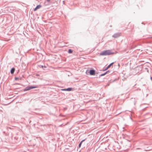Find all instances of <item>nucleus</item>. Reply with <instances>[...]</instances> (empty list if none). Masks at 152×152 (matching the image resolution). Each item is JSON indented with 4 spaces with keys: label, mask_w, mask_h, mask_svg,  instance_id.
<instances>
[{
    "label": "nucleus",
    "mask_w": 152,
    "mask_h": 152,
    "mask_svg": "<svg viewBox=\"0 0 152 152\" xmlns=\"http://www.w3.org/2000/svg\"><path fill=\"white\" fill-rule=\"evenodd\" d=\"M31 121H29V123H30H30H31Z\"/></svg>",
    "instance_id": "5701e85b"
},
{
    "label": "nucleus",
    "mask_w": 152,
    "mask_h": 152,
    "mask_svg": "<svg viewBox=\"0 0 152 152\" xmlns=\"http://www.w3.org/2000/svg\"><path fill=\"white\" fill-rule=\"evenodd\" d=\"M38 87L37 86H28L26 87L23 90V91H27L33 88H37Z\"/></svg>",
    "instance_id": "7ed1b4c3"
},
{
    "label": "nucleus",
    "mask_w": 152,
    "mask_h": 152,
    "mask_svg": "<svg viewBox=\"0 0 152 152\" xmlns=\"http://www.w3.org/2000/svg\"><path fill=\"white\" fill-rule=\"evenodd\" d=\"M86 73V75H95L98 74V72L93 69H91L89 70H87Z\"/></svg>",
    "instance_id": "f03ea898"
},
{
    "label": "nucleus",
    "mask_w": 152,
    "mask_h": 152,
    "mask_svg": "<svg viewBox=\"0 0 152 152\" xmlns=\"http://www.w3.org/2000/svg\"><path fill=\"white\" fill-rule=\"evenodd\" d=\"M37 9L35 7V8H34V11H36L37 10Z\"/></svg>",
    "instance_id": "dca6fc26"
},
{
    "label": "nucleus",
    "mask_w": 152,
    "mask_h": 152,
    "mask_svg": "<svg viewBox=\"0 0 152 152\" xmlns=\"http://www.w3.org/2000/svg\"><path fill=\"white\" fill-rule=\"evenodd\" d=\"M15 84H19V83H16Z\"/></svg>",
    "instance_id": "b1692460"
},
{
    "label": "nucleus",
    "mask_w": 152,
    "mask_h": 152,
    "mask_svg": "<svg viewBox=\"0 0 152 152\" xmlns=\"http://www.w3.org/2000/svg\"><path fill=\"white\" fill-rule=\"evenodd\" d=\"M114 62H112L106 68L103 70V71L107 70L108 68H110L111 66H113V64H114Z\"/></svg>",
    "instance_id": "423d86ee"
},
{
    "label": "nucleus",
    "mask_w": 152,
    "mask_h": 152,
    "mask_svg": "<svg viewBox=\"0 0 152 152\" xmlns=\"http://www.w3.org/2000/svg\"><path fill=\"white\" fill-rule=\"evenodd\" d=\"M110 72V70H108L106 72V73L107 74H109Z\"/></svg>",
    "instance_id": "2eb2a0df"
},
{
    "label": "nucleus",
    "mask_w": 152,
    "mask_h": 152,
    "mask_svg": "<svg viewBox=\"0 0 152 152\" xmlns=\"http://www.w3.org/2000/svg\"><path fill=\"white\" fill-rule=\"evenodd\" d=\"M145 85V84H144L143 85V86H144Z\"/></svg>",
    "instance_id": "a878e982"
},
{
    "label": "nucleus",
    "mask_w": 152,
    "mask_h": 152,
    "mask_svg": "<svg viewBox=\"0 0 152 152\" xmlns=\"http://www.w3.org/2000/svg\"><path fill=\"white\" fill-rule=\"evenodd\" d=\"M19 79V77H15V80H18Z\"/></svg>",
    "instance_id": "4468645a"
},
{
    "label": "nucleus",
    "mask_w": 152,
    "mask_h": 152,
    "mask_svg": "<svg viewBox=\"0 0 152 152\" xmlns=\"http://www.w3.org/2000/svg\"><path fill=\"white\" fill-rule=\"evenodd\" d=\"M73 51V50L71 49H69L68 50V53L70 54L72 53Z\"/></svg>",
    "instance_id": "9d476101"
},
{
    "label": "nucleus",
    "mask_w": 152,
    "mask_h": 152,
    "mask_svg": "<svg viewBox=\"0 0 152 152\" xmlns=\"http://www.w3.org/2000/svg\"><path fill=\"white\" fill-rule=\"evenodd\" d=\"M118 68H119V67L120 66V64H118Z\"/></svg>",
    "instance_id": "aec40b11"
},
{
    "label": "nucleus",
    "mask_w": 152,
    "mask_h": 152,
    "mask_svg": "<svg viewBox=\"0 0 152 152\" xmlns=\"http://www.w3.org/2000/svg\"><path fill=\"white\" fill-rule=\"evenodd\" d=\"M46 1H47L49 3L50 1V0H46Z\"/></svg>",
    "instance_id": "a211bd4d"
},
{
    "label": "nucleus",
    "mask_w": 152,
    "mask_h": 152,
    "mask_svg": "<svg viewBox=\"0 0 152 152\" xmlns=\"http://www.w3.org/2000/svg\"><path fill=\"white\" fill-rule=\"evenodd\" d=\"M73 88H72L69 87L67 88H65L61 89V90L62 91H71L73 90Z\"/></svg>",
    "instance_id": "20e7f679"
},
{
    "label": "nucleus",
    "mask_w": 152,
    "mask_h": 152,
    "mask_svg": "<svg viewBox=\"0 0 152 152\" xmlns=\"http://www.w3.org/2000/svg\"><path fill=\"white\" fill-rule=\"evenodd\" d=\"M45 125H41V126H45Z\"/></svg>",
    "instance_id": "4be33fe9"
},
{
    "label": "nucleus",
    "mask_w": 152,
    "mask_h": 152,
    "mask_svg": "<svg viewBox=\"0 0 152 152\" xmlns=\"http://www.w3.org/2000/svg\"><path fill=\"white\" fill-rule=\"evenodd\" d=\"M86 138L85 139H84L83 140H82L79 143V145H78V146L77 147V148H80L81 146V145L82 144V143L84 142L86 140Z\"/></svg>",
    "instance_id": "0eeeda50"
},
{
    "label": "nucleus",
    "mask_w": 152,
    "mask_h": 152,
    "mask_svg": "<svg viewBox=\"0 0 152 152\" xmlns=\"http://www.w3.org/2000/svg\"><path fill=\"white\" fill-rule=\"evenodd\" d=\"M15 70V69L14 67H13L10 70V73L11 74H13L14 73Z\"/></svg>",
    "instance_id": "6e6552de"
},
{
    "label": "nucleus",
    "mask_w": 152,
    "mask_h": 152,
    "mask_svg": "<svg viewBox=\"0 0 152 152\" xmlns=\"http://www.w3.org/2000/svg\"><path fill=\"white\" fill-rule=\"evenodd\" d=\"M120 36V34L119 33H117L114 34L112 37L115 38H116Z\"/></svg>",
    "instance_id": "39448f33"
},
{
    "label": "nucleus",
    "mask_w": 152,
    "mask_h": 152,
    "mask_svg": "<svg viewBox=\"0 0 152 152\" xmlns=\"http://www.w3.org/2000/svg\"><path fill=\"white\" fill-rule=\"evenodd\" d=\"M142 24H143V23H142Z\"/></svg>",
    "instance_id": "bb28decb"
},
{
    "label": "nucleus",
    "mask_w": 152,
    "mask_h": 152,
    "mask_svg": "<svg viewBox=\"0 0 152 152\" xmlns=\"http://www.w3.org/2000/svg\"><path fill=\"white\" fill-rule=\"evenodd\" d=\"M40 67L42 68V69L46 68L47 67L45 65H40Z\"/></svg>",
    "instance_id": "f8f14e48"
},
{
    "label": "nucleus",
    "mask_w": 152,
    "mask_h": 152,
    "mask_svg": "<svg viewBox=\"0 0 152 152\" xmlns=\"http://www.w3.org/2000/svg\"><path fill=\"white\" fill-rule=\"evenodd\" d=\"M127 140L128 141H129V140Z\"/></svg>",
    "instance_id": "393cba45"
},
{
    "label": "nucleus",
    "mask_w": 152,
    "mask_h": 152,
    "mask_svg": "<svg viewBox=\"0 0 152 152\" xmlns=\"http://www.w3.org/2000/svg\"><path fill=\"white\" fill-rule=\"evenodd\" d=\"M114 53V52H112L111 50H108L102 52L99 54L100 56H107L113 54Z\"/></svg>",
    "instance_id": "f257e3e1"
},
{
    "label": "nucleus",
    "mask_w": 152,
    "mask_h": 152,
    "mask_svg": "<svg viewBox=\"0 0 152 152\" xmlns=\"http://www.w3.org/2000/svg\"><path fill=\"white\" fill-rule=\"evenodd\" d=\"M36 76L38 77V76H39V74H36Z\"/></svg>",
    "instance_id": "f3484780"
},
{
    "label": "nucleus",
    "mask_w": 152,
    "mask_h": 152,
    "mask_svg": "<svg viewBox=\"0 0 152 152\" xmlns=\"http://www.w3.org/2000/svg\"><path fill=\"white\" fill-rule=\"evenodd\" d=\"M150 79L151 81H152V77H151H151Z\"/></svg>",
    "instance_id": "6ab92c4d"
},
{
    "label": "nucleus",
    "mask_w": 152,
    "mask_h": 152,
    "mask_svg": "<svg viewBox=\"0 0 152 152\" xmlns=\"http://www.w3.org/2000/svg\"><path fill=\"white\" fill-rule=\"evenodd\" d=\"M106 74H107L106 73V72H105L104 73H103V74H102L100 75L99 76V78H100L101 76H104V75H105ZM98 77H95V78H97Z\"/></svg>",
    "instance_id": "1a4fd4ad"
},
{
    "label": "nucleus",
    "mask_w": 152,
    "mask_h": 152,
    "mask_svg": "<svg viewBox=\"0 0 152 152\" xmlns=\"http://www.w3.org/2000/svg\"><path fill=\"white\" fill-rule=\"evenodd\" d=\"M116 80V79H115L114 80L112 81V82H114L115 81V80Z\"/></svg>",
    "instance_id": "412c9836"
},
{
    "label": "nucleus",
    "mask_w": 152,
    "mask_h": 152,
    "mask_svg": "<svg viewBox=\"0 0 152 152\" xmlns=\"http://www.w3.org/2000/svg\"><path fill=\"white\" fill-rule=\"evenodd\" d=\"M42 7V6L41 4H39L36 7L37 9H38Z\"/></svg>",
    "instance_id": "9b49d317"
},
{
    "label": "nucleus",
    "mask_w": 152,
    "mask_h": 152,
    "mask_svg": "<svg viewBox=\"0 0 152 152\" xmlns=\"http://www.w3.org/2000/svg\"><path fill=\"white\" fill-rule=\"evenodd\" d=\"M44 4L45 5V6H47V5H49L50 4H49V3L48 2V3H47L46 2H45L44 3Z\"/></svg>",
    "instance_id": "ddd939ff"
}]
</instances>
